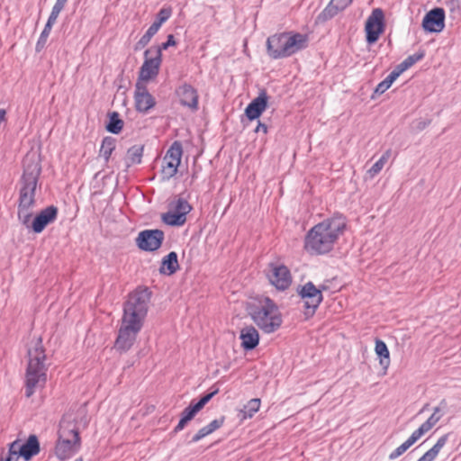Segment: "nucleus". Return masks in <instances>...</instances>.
I'll use <instances>...</instances> for the list:
<instances>
[{"label": "nucleus", "instance_id": "nucleus-1", "mask_svg": "<svg viewBox=\"0 0 461 461\" xmlns=\"http://www.w3.org/2000/svg\"><path fill=\"white\" fill-rule=\"evenodd\" d=\"M347 226L346 218L336 213L314 225L306 234L304 249L312 255H323L332 250Z\"/></svg>", "mask_w": 461, "mask_h": 461}, {"label": "nucleus", "instance_id": "nucleus-2", "mask_svg": "<svg viewBox=\"0 0 461 461\" xmlns=\"http://www.w3.org/2000/svg\"><path fill=\"white\" fill-rule=\"evenodd\" d=\"M27 356L25 396L30 398L36 389L43 387L47 381L46 354L41 338H36L31 341Z\"/></svg>", "mask_w": 461, "mask_h": 461}, {"label": "nucleus", "instance_id": "nucleus-3", "mask_svg": "<svg viewBox=\"0 0 461 461\" xmlns=\"http://www.w3.org/2000/svg\"><path fill=\"white\" fill-rule=\"evenodd\" d=\"M308 36L299 32L275 33L267 39V53L272 59L291 57L308 46Z\"/></svg>", "mask_w": 461, "mask_h": 461}, {"label": "nucleus", "instance_id": "nucleus-4", "mask_svg": "<svg viewBox=\"0 0 461 461\" xmlns=\"http://www.w3.org/2000/svg\"><path fill=\"white\" fill-rule=\"evenodd\" d=\"M150 297L151 292L147 287H139L130 294L124 303L121 323L140 330L148 313Z\"/></svg>", "mask_w": 461, "mask_h": 461}, {"label": "nucleus", "instance_id": "nucleus-5", "mask_svg": "<svg viewBox=\"0 0 461 461\" xmlns=\"http://www.w3.org/2000/svg\"><path fill=\"white\" fill-rule=\"evenodd\" d=\"M249 315L265 333H272L282 324V316L276 304L268 297L260 299L249 307Z\"/></svg>", "mask_w": 461, "mask_h": 461}, {"label": "nucleus", "instance_id": "nucleus-6", "mask_svg": "<svg viewBox=\"0 0 461 461\" xmlns=\"http://www.w3.org/2000/svg\"><path fill=\"white\" fill-rule=\"evenodd\" d=\"M23 167L24 170L21 179L18 208L32 209L35 205V193L41 167L37 160L31 159L28 157L23 162Z\"/></svg>", "mask_w": 461, "mask_h": 461}, {"label": "nucleus", "instance_id": "nucleus-7", "mask_svg": "<svg viewBox=\"0 0 461 461\" xmlns=\"http://www.w3.org/2000/svg\"><path fill=\"white\" fill-rule=\"evenodd\" d=\"M298 294L304 303V315L306 319L312 317L321 303L323 300L321 289H317L314 284L311 281L307 282L302 286H299Z\"/></svg>", "mask_w": 461, "mask_h": 461}, {"label": "nucleus", "instance_id": "nucleus-8", "mask_svg": "<svg viewBox=\"0 0 461 461\" xmlns=\"http://www.w3.org/2000/svg\"><path fill=\"white\" fill-rule=\"evenodd\" d=\"M145 60L140 67L139 79L143 83L157 77L159 72L162 53L159 50L148 49L144 52Z\"/></svg>", "mask_w": 461, "mask_h": 461}, {"label": "nucleus", "instance_id": "nucleus-9", "mask_svg": "<svg viewBox=\"0 0 461 461\" xmlns=\"http://www.w3.org/2000/svg\"><path fill=\"white\" fill-rule=\"evenodd\" d=\"M182 154L183 149L181 142H173L163 158L161 173L164 180H169L176 174L181 162Z\"/></svg>", "mask_w": 461, "mask_h": 461}, {"label": "nucleus", "instance_id": "nucleus-10", "mask_svg": "<svg viewBox=\"0 0 461 461\" xmlns=\"http://www.w3.org/2000/svg\"><path fill=\"white\" fill-rule=\"evenodd\" d=\"M267 277L271 285L281 291L287 289L292 283L290 270L282 264L269 263Z\"/></svg>", "mask_w": 461, "mask_h": 461}, {"label": "nucleus", "instance_id": "nucleus-11", "mask_svg": "<svg viewBox=\"0 0 461 461\" xmlns=\"http://www.w3.org/2000/svg\"><path fill=\"white\" fill-rule=\"evenodd\" d=\"M165 239L161 230H144L138 234L136 243L140 249L144 251L158 250Z\"/></svg>", "mask_w": 461, "mask_h": 461}, {"label": "nucleus", "instance_id": "nucleus-12", "mask_svg": "<svg viewBox=\"0 0 461 461\" xmlns=\"http://www.w3.org/2000/svg\"><path fill=\"white\" fill-rule=\"evenodd\" d=\"M384 12L380 8L372 11L366 22V41L375 43L384 31Z\"/></svg>", "mask_w": 461, "mask_h": 461}, {"label": "nucleus", "instance_id": "nucleus-13", "mask_svg": "<svg viewBox=\"0 0 461 461\" xmlns=\"http://www.w3.org/2000/svg\"><path fill=\"white\" fill-rule=\"evenodd\" d=\"M135 108L138 112L147 113L152 109L156 101L155 98L149 94L145 83L137 81L134 91Z\"/></svg>", "mask_w": 461, "mask_h": 461}, {"label": "nucleus", "instance_id": "nucleus-14", "mask_svg": "<svg viewBox=\"0 0 461 461\" xmlns=\"http://www.w3.org/2000/svg\"><path fill=\"white\" fill-rule=\"evenodd\" d=\"M422 27L426 32H440L445 27V11L437 7L426 14L422 20Z\"/></svg>", "mask_w": 461, "mask_h": 461}, {"label": "nucleus", "instance_id": "nucleus-15", "mask_svg": "<svg viewBox=\"0 0 461 461\" xmlns=\"http://www.w3.org/2000/svg\"><path fill=\"white\" fill-rule=\"evenodd\" d=\"M140 330L128 327L121 323L114 348L120 352H127L134 344L137 335Z\"/></svg>", "mask_w": 461, "mask_h": 461}, {"label": "nucleus", "instance_id": "nucleus-16", "mask_svg": "<svg viewBox=\"0 0 461 461\" xmlns=\"http://www.w3.org/2000/svg\"><path fill=\"white\" fill-rule=\"evenodd\" d=\"M79 435L74 434V439L59 438L55 447V453L59 459L65 460L77 453L80 447Z\"/></svg>", "mask_w": 461, "mask_h": 461}, {"label": "nucleus", "instance_id": "nucleus-17", "mask_svg": "<svg viewBox=\"0 0 461 461\" xmlns=\"http://www.w3.org/2000/svg\"><path fill=\"white\" fill-rule=\"evenodd\" d=\"M58 216V208L50 205L41 210L32 221V230L35 233H41L47 225L56 221Z\"/></svg>", "mask_w": 461, "mask_h": 461}, {"label": "nucleus", "instance_id": "nucleus-18", "mask_svg": "<svg viewBox=\"0 0 461 461\" xmlns=\"http://www.w3.org/2000/svg\"><path fill=\"white\" fill-rule=\"evenodd\" d=\"M353 0H330L328 5L316 17L315 23H324L332 19L339 12L344 11L351 5Z\"/></svg>", "mask_w": 461, "mask_h": 461}, {"label": "nucleus", "instance_id": "nucleus-19", "mask_svg": "<svg viewBox=\"0 0 461 461\" xmlns=\"http://www.w3.org/2000/svg\"><path fill=\"white\" fill-rule=\"evenodd\" d=\"M268 99L266 90H261L258 95L246 107V116L251 121L258 119L267 107Z\"/></svg>", "mask_w": 461, "mask_h": 461}, {"label": "nucleus", "instance_id": "nucleus-20", "mask_svg": "<svg viewBox=\"0 0 461 461\" xmlns=\"http://www.w3.org/2000/svg\"><path fill=\"white\" fill-rule=\"evenodd\" d=\"M180 102L183 105L196 109L198 105V95L196 90L190 85L184 84L177 89Z\"/></svg>", "mask_w": 461, "mask_h": 461}, {"label": "nucleus", "instance_id": "nucleus-21", "mask_svg": "<svg viewBox=\"0 0 461 461\" xmlns=\"http://www.w3.org/2000/svg\"><path fill=\"white\" fill-rule=\"evenodd\" d=\"M240 339L245 350H252L258 345L259 334L255 327L249 325L240 330Z\"/></svg>", "mask_w": 461, "mask_h": 461}, {"label": "nucleus", "instance_id": "nucleus-22", "mask_svg": "<svg viewBox=\"0 0 461 461\" xmlns=\"http://www.w3.org/2000/svg\"><path fill=\"white\" fill-rule=\"evenodd\" d=\"M40 452V443L35 435H30L27 441L19 447V456L26 461Z\"/></svg>", "mask_w": 461, "mask_h": 461}, {"label": "nucleus", "instance_id": "nucleus-23", "mask_svg": "<svg viewBox=\"0 0 461 461\" xmlns=\"http://www.w3.org/2000/svg\"><path fill=\"white\" fill-rule=\"evenodd\" d=\"M179 269V264L177 260V254L175 251H171L166 257L163 258L161 266L159 267L160 274L166 276H171Z\"/></svg>", "mask_w": 461, "mask_h": 461}, {"label": "nucleus", "instance_id": "nucleus-24", "mask_svg": "<svg viewBox=\"0 0 461 461\" xmlns=\"http://www.w3.org/2000/svg\"><path fill=\"white\" fill-rule=\"evenodd\" d=\"M74 434L79 435L76 424L64 416L59 422V438L74 439Z\"/></svg>", "mask_w": 461, "mask_h": 461}, {"label": "nucleus", "instance_id": "nucleus-25", "mask_svg": "<svg viewBox=\"0 0 461 461\" xmlns=\"http://www.w3.org/2000/svg\"><path fill=\"white\" fill-rule=\"evenodd\" d=\"M448 439V434H445L441 436L436 444L429 449L422 456H420L417 461H434L438 456L440 450L446 445Z\"/></svg>", "mask_w": 461, "mask_h": 461}, {"label": "nucleus", "instance_id": "nucleus-26", "mask_svg": "<svg viewBox=\"0 0 461 461\" xmlns=\"http://www.w3.org/2000/svg\"><path fill=\"white\" fill-rule=\"evenodd\" d=\"M199 411L191 403L188 407L184 409L181 413V419L178 424L175 427L173 433H177L185 429L187 422L194 419Z\"/></svg>", "mask_w": 461, "mask_h": 461}, {"label": "nucleus", "instance_id": "nucleus-27", "mask_svg": "<svg viewBox=\"0 0 461 461\" xmlns=\"http://www.w3.org/2000/svg\"><path fill=\"white\" fill-rule=\"evenodd\" d=\"M447 408V402L445 399L441 400L439 405L434 408L433 413L430 417L422 423V425L429 431L441 419L443 413L441 411Z\"/></svg>", "mask_w": 461, "mask_h": 461}, {"label": "nucleus", "instance_id": "nucleus-28", "mask_svg": "<svg viewBox=\"0 0 461 461\" xmlns=\"http://www.w3.org/2000/svg\"><path fill=\"white\" fill-rule=\"evenodd\" d=\"M109 121L105 126L107 131L119 134L124 125V122L120 118V114L117 112L109 113Z\"/></svg>", "mask_w": 461, "mask_h": 461}, {"label": "nucleus", "instance_id": "nucleus-29", "mask_svg": "<svg viewBox=\"0 0 461 461\" xmlns=\"http://www.w3.org/2000/svg\"><path fill=\"white\" fill-rule=\"evenodd\" d=\"M375 351L380 357V365L386 369L390 365V353L386 344L381 339H376Z\"/></svg>", "mask_w": 461, "mask_h": 461}, {"label": "nucleus", "instance_id": "nucleus-30", "mask_svg": "<svg viewBox=\"0 0 461 461\" xmlns=\"http://www.w3.org/2000/svg\"><path fill=\"white\" fill-rule=\"evenodd\" d=\"M260 407V400L258 398L251 399L244 405V407L240 411L239 417L240 420H246L252 418L254 414L259 410Z\"/></svg>", "mask_w": 461, "mask_h": 461}, {"label": "nucleus", "instance_id": "nucleus-31", "mask_svg": "<svg viewBox=\"0 0 461 461\" xmlns=\"http://www.w3.org/2000/svg\"><path fill=\"white\" fill-rule=\"evenodd\" d=\"M162 221L169 226H182L186 221L184 213H178L175 211H170L162 214Z\"/></svg>", "mask_w": 461, "mask_h": 461}, {"label": "nucleus", "instance_id": "nucleus-32", "mask_svg": "<svg viewBox=\"0 0 461 461\" xmlns=\"http://www.w3.org/2000/svg\"><path fill=\"white\" fill-rule=\"evenodd\" d=\"M116 140L113 137H105L102 140L99 155L104 158L105 163L108 162L113 151L115 149Z\"/></svg>", "mask_w": 461, "mask_h": 461}, {"label": "nucleus", "instance_id": "nucleus-33", "mask_svg": "<svg viewBox=\"0 0 461 461\" xmlns=\"http://www.w3.org/2000/svg\"><path fill=\"white\" fill-rule=\"evenodd\" d=\"M143 146L134 145L127 150V166L140 164L143 156Z\"/></svg>", "mask_w": 461, "mask_h": 461}, {"label": "nucleus", "instance_id": "nucleus-34", "mask_svg": "<svg viewBox=\"0 0 461 461\" xmlns=\"http://www.w3.org/2000/svg\"><path fill=\"white\" fill-rule=\"evenodd\" d=\"M392 155V150L389 149H387L381 158L368 169L367 174L370 177H374L376 175H378L384 165L389 160L390 157Z\"/></svg>", "mask_w": 461, "mask_h": 461}, {"label": "nucleus", "instance_id": "nucleus-35", "mask_svg": "<svg viewBox=\"0 0 461 461\" xmlns=\"http://www.w3.org/2000/svg\"><path fill=\"white\" fill-rule=\"evenodd\" d=\"M424 58V52L420 51L412 55L408 56L403 61H402L396 68L401 73L412 67L416 62L421 60Z\"/></svg>", "mask_w": 461, "mask_h": 461}, {"label": "nucleus", "instance_id": "nucleus-36", "mask_svg": "<svg viewBox=\"0 0 461 461\" xmlns=\"http://www.w3.org/2000/svg\"><path fill=\"white\" fill-rule=\"evenodd\" d=\"M158 28L157 25H154L153 23L149 27L145 34L139 40V41L136 44V50H140L146 47L151 38L158 32Z\"/></svg>", "mask_w": 461, "mask_h": 461}, {"label": "nucleus", "instance_id": "nucleus-37", "mask_svg": "<svg viewBox=\"0 0 461 461\" xmlns=\"http://www.w3.org/2000/svg\"><path fill=\"white\" fill-rule=\"evenodd\" d=\"M32 216L31 208H18L17 217L19 221L29 230H32Z\"/></svg>", "mask_w": 461, "mask_h": 461}, {"label": "nucleus", "instance_id": "nucleus-38", "mask_svg": "<svg viewBox=\"0 0 461 461\" xmlns=\"http://www.w3.org/2000/svg\"><path fill=\"white\" fill-rule=\"evenodd\" d=\"M51 29H52V25H50L48 23L45 24L44 29L41 32V33L39 37V40L36 43L35 50L37 52L41 51L45 48V45L47 43V41H48L49 35L51 32Z\"/></svg>", "mask_w": 461, "mask_h": 461}, {"label": "nucleus", "instance_id": "nucleus-39", "mask_svg": "<svg viewBox=\"0 0 461 461\" xmlns=\"http://www.w3.org/2000/svg\"><path fill=\"white\" fill-rule=\"evenodd\" d=\"M173 209L178 213H184V216L186 217V214L192 210V207L185 199L179 197L174 203Z\"/></svg>", "mask_w": 461, "mask_h": 461}, {"label": "nucleus", "instance_id": "nucleus-40", "mask_svg": "<svg viewBox=\"0 0 461 461\" xmlns=\"http://www.w3.org/2000/svg\"><path fill=\"white\" fill-rule=\"evenodd\" d=\"M172 14V10L170 8H162L157 14V20L153 23L154 25L159 29L161 25L169 19Z\"/></svg>", "mask_w": 461, "mask_h": 461}, {"label": "nucleus", "instance_id": "nucleus-41", "mask_svg": "<svg viewBox=\"0 0 461 461\" xmlns=\"http://www.w3.org/2000/svg\"><path fill=\"white\" fill-rule=\"evenodd\" d=\"M411 447V444L408 440H405L402 445H400L397 448H395L389 455V459L394 460V459L398 458L403 453H405Z\"/></svg>", "mask_w": 461, "mask_h": 461}, {"label": "nucleus", "instance_id": "nucleus-42", "mask_svg": "<svg viewBox=\"0 0 461 461\" xmlns=\"http://www.w3.org/2000/svg\"><path fill=\"white\" fill-rule=\"evenodd\" d=\"M429 430L421 424L412 434L407 438L411 446L416 443Z\"/></svg>", "mask_w": 461, "mask_h": 461}, {"label": "nucleus", "instance_id": "nucleus-43", "mask_svg": "<svg viewBox=\"0 0 461 461\" xmlns=\"http://www.w3.org/2000/svg\"><path fill=\"white\" fill-rule=\"evenodd\" d=\"M219 389H215L213 392L203 396L196 403L193 404L199 411L204 407V405L216 394Z\"/></svg>", "mask_w": 461, "mask_h": 461}, {"label": "nucleus", "instance_id": "nucleus-44", "mask_svg": "<svg viewBox=\"0 0 461 461\" xmlns=\"http://www.w3.org/2000/svg\"><path fill=\"white\" fill-rule=\"evenodd\" d=\"M219 389H215L213 392L203 396L196 403L193 404L199 411L204 407V405L216 394Z\"/></svg>", "mask_w": 461, "mask_h": 461}, {"label": "nucleus", "instance_id": "nucleus-45", "mask_svg": "<svg viewBox=\"0 0 461 461\" xmlns=\"http://www.w3.org/2000/svg\"><path fill=\"white\" fill-rule=\"evenodd\" d=\"M219 389H215L213 392L203 396L196 403L193 404L199 411L204 407V405L216 394Z\"/></svg>", "mask_w": 461, "mask_h": 461}, {"label": "nucleus", "instance_id": "nucleus-46", "mask_svg": "<svg viewBox=\"0 0 461 461\" xmlns=\"http://www.w3.org/2000/svg\"><path fill=\"white\" fill-rule=\"evenodd\" d=\"M175 45H176V41H175L174 35L169 34V35H167V39L166 42H163L158 47H152L150 49L151 50H159V52L161 53V51L163 50H167L169 47L175 46Z\"/></svg>", "mask_w": 461, "mask_h": 461}, {"label": "nucleus", "instance_id": "nucleus-47", "mask_svg": "<svg viewBox=\"0 0 461 461\" xmlns=\"http://www.w3.org/2000/svg\"><path fill=\"white\" fill-rule=\"evenodd\" d=\"M402 73L399 71L397 68H395L383 81L387 86L388 88L392 86V84L398 78V77Z\"/></svg>", "mask_w": 461, "mask_h": 461}, {"label": "nucleus", "instance_id": "nucleus-48", "mask_svg": "<svg viewBox=\"0 0 461 461\" xmlns=\"http://www.w3.org/2000/svg\"><path fill=\"white\" fill-rule=\"evenodd\" d=\"M402 73L399 71L397 68H395L383 81L387 86L388 88L392 86V84L398 78V77Z\"/></svg>", "mask_w": 461, "mask_h": 461}, {"label": "nucleus", "instance_id": "nucleus-49", "mask_svg": "<svg viewBox=\"0 0 461 461\" xmlns=\"http://www.w3.org/2000/svg\"><path fill=\"white\" fill-rule=\"evenodd\" d=\"M224 422V417H221L220 419L213 420L211 421L208 425H206V429L210 433H212L216 429H220Z\"/></svg>", "mask_w": 461, "mask_h": 461}, {"label": "nucleus", "instance_id": "nucleus-50", "mask_svg": "<svg viewBox=\"0 0 461 461\" xmlns=\"http://www.w3.org/2000/svg\"><path fill=\"white\" fill-rule=\"evenodd\" d=\"M206 429V426L200 429L197 433L193 437L191 442L195 443L206 437L207 435L211 434Z\"/></svg>", "mask_w": 461, "mask_h": 461}, {"label": "nucleus", "instance_id": "nucleus-51", "mask_svg": "<svg viewBox=\"0 0 461 461\" xmlns=\"http://www.w3.org/2000/svg\"><path fill=\"white\" fill-rule=\"evenodd\" d=\"M19 447H20L18 446L17 442H13L10 446L7 455H11L12 456L18 458Z\"/></svg>", "mask_w": 461, "mask_h": 461}, {"label": "nucleus", "instance_id": "nucleus-52", "mask_svg": "<svg viewBox=\"0 0 461 461\" xmlns=\"http://www.w3.org/2000/svg\"><path fill=\"white\" fill-rule=\"evenodd\" d=\"M68 0H57L54 6L52 7V10L60 14V12L63 10L66 3Z\"/></svg>", "mask_w": 461, "mask_h": 461}, {"label": "nucleus", "instance_id": "nucleus-53", "mask_svg": "<svg viewBox=\"0 0 461 461\" xmlns=\"http://www.w3.org/2000/svg\"><path fill=\"white\" fill-rule=\"evenodd\" d=\"M59 15V13L56 12V10L55 11L51 10V13H50L46 23L53 26L54 23H56Z\"/></svg>", "mask_w": 461, "mask_h": 461}, {"label": "nucleus", "instance_id": "nucleus-54", "mask_svg": "<svg viewBox=\"0 0 461 461\" xmlns=\"http://www.w3.org/2000/svg\"><path fill=\"white\" fill-rule=\"evenodd\" d=\"M387 89V86L384 84V81L380 82L377 86L375 87V94L382 95L384 94Z\"/></svg>", "mask_w": 461, "mask_h": 461}, {"label": "nucleus", "instance_id": "nucleus-55", "mask_svg": "<svg viewBox=\"0 0 461 461\" xmlns=\"http://www.w3.org/2000/svg\"><path fill=\"white\" fill-rule=\"evenodd\" d=\"M256 132L262 131L263 133L267 132V126L265 123H262L261 122H258V124L255 130Z\"/></svg>", "mask_w": 461, "mask_h": 461}, {"label": "nucleus", "instance_id": "nucleus-56", "mask_svg": "<svg viewBox=\"0 0 461 461\" xmlns=\"http://www.w3.org/2000/svg\"><path fill=\"white\" fill-rule=\"evenodd\" d=\"M0 461H17V457H14L11 455H6V456H2Z\"/></svg>", "mask_w": 461, "mask_h": 461}, {"label": "nucleus", "instance_id": "nucleus-57", "mask_svg": "<svg viewBox=\"0 0 461 461\" xmlns=\"http://www.w3.org/2000/svg\"><path fill=\"white\" fill-rule=\"evenodd\" d=\"M429 123V122H422L421 125L420 126V129H424Z\"/></svg>", "mask_w": 461, "mask_h": 461}, {"label": "nucleus", "instance_id": "nucleus-58", "mask_svg": "<svg viewBox=\"0 0 461 461\" xmlns=\"http://www.w3.org/2000/svg\"><path fill=\"white\" fill-rule=\"evenodd\" d=\"M318 289H321V292H322L323 290L327 289V286L324 285H320V287Z\"/></svg>", "mask_w": 461, "mask_h": 461}, {"label": "nucleus", "instance_id": "nucleus-59", "mask_svg": "<svg viewBox=\"0 0 461 461\" xmlns=\"http://www.w3.org/2000/svg\"><path fill=\"white\" fill-rule=\"evenodd\" d=\"M75 461H83V459H82V457H78Z\"/></svg>", "mask_w": 461, "mask_h": 461}]
</instances>
